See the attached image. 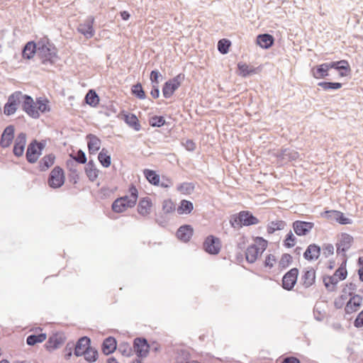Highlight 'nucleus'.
<instances>
[{
  "mask_svg": "<svg viewBox=\"0 0 363 363\" xmlns=\"http://www.w3.org/2000/svg\"><path fill=\"white\" fill-rule=\"evenodd\" d=\"M37 55L44 65L48 63L52 65L58 59L57 49L54 44L49 41L48 38H43L38 42Z\"/></svg>",
  "mask_w": 363,
  "mask_h": 363,
  "instance_id": "f257e3e1",
  "label": "nucleus"
},
{
  "mask_svg": "<svg viewBox=\"0 0 363 363\" xmlns=\"http://www.w3.org/2000/svg\"><path fill=\"white\" fill-rule=\"evenodd\" d=\"M259 222V219L249 211H242L233 214L230 218V224L234 228L256 225Z\"/></svg>",
  "mask_w": 363,
  "mask_h": 363,
  "instance_id": "f03ea898",
  "label": "nucleus"
},
{
  "mask_svg": "<svg viewBox=\"0 0 363 363\" xmlns=\"http://www.w3.org/2000/svg\"><path fill=\"white\" fill-rule=\"evenodd\" d=\"M128 192L130 199L127 202H123L122 199H116L112 203V210L116 213H123L128 208H132L136 204L138 198V191L134 184H130Z\"/></svg>",
  "mask_w": 363,
  "mask_h": 363,
  "instance_id": "7ed1b4c3",
  "label": "nucleus"
},
{
  "mask_svg": "<svg viewBox=\"0 0 363 363\" xmlns=\"http://www.w3.org/2000/svg\"><path fill=\"white\" fill-rule=\"evenodd\" d=\"M45 145L42 142H38L37 140H33L28 145L26 152V157L28 162L33 164L36 162L41 155Z\"/></svg>",
  "mask_w": 363,
  "mask_h": 363,
  "instance_id": "20e7f679",
  "label": "nucleus"
},
{
  "mask_svg": "<svg viewBox=\"0 0 363 363\" xmlns=\"http://www.w3.org/2000/svg\"><path fill=\"white\" fill-rule=\"evenodd\" d=\"M184 79V74L179 73L176 77L164 82L162 87V95L165 99H169L175 91L181 86Z\"/></svg>",
  "mask_w": 363,
  "mask_h": 363,
  "instance_id": "39448f33",
  "label": "nucleus"
},
{
  "mask_svg": "<svg viewBox=\"0 0 363 363\" xmlns=\"http://www.w3.org/2000/svg\"><path fill=\"white\" fill-rule=\"evenodd\" d=\"M21 109L30 118L38 119L40 118V113L35 109L36 101L28 94H24L21 92Z\"/></svg>",
  "mask_w": 363,
  "mask_h": 363,
  "instance_id": "423d86ee",
  "label": "nucleus"
},
{
  "mask_svg": "<svg viewBox=\"0 0 363 363\" xmlns=\"http://www.w3.org/2000/svg\"><path fill=\"white\" fill-rule=\"evenodd\" d=\"M65 181V172L62 168L59 166L55 167L50 172L48 179V186L52 189L61 187Z\"/></svg>",
  "mask_w": 363,
  "mask_h": 363,
  "instance_id": "0eeeda50",
  "label": "nucleus"
},
{
  "mask_svg": "<svg viewBox=\"0 0 363 363\" xmlns=\"http://www.w3.org/2000/svg\"><path fill=\"white\" fill-rule=\"evenodd\" d=\"M21 91H16L11 94L7 102L4 106V113L6 116H11L16 113L18 106L21 105Z\"/></svg>",
  "mask_w": 363,
  "mask_h": 363,
  "instance_id": "6e6552de",
  "label": "nucleus"
},
{
  "mask_svg": "<svg viewBox=\"0 0 363 363\" xmlns=\"http://www.w3.org/2000/svg\"><path fill=\"white\" fill-rule=\"evenodd\" d=\"M203 249L209 255H218L221 249L220 239L213 235L207 236L203 243Z\"/></svg>",
  "mask_w": 363,
  "mask_h": 363,
  "instance_id": "1a4fd4ad",
  "label": "nucleus"
},
{
  "mask_svg": "<svg viewBox=\"0 0 363 363\" xmlns=\"http://www.w3.org/2000/svg\"><path fill=\"white\" fill-rule=\"evenodd\" d=\"M150 345L145 337H136L133 340L134 352L138 358L146 357L150 352Z\"/></svg>",
  "mask_w": 363,
  "mask_h": 363,
  "instance_id": "9d476101",
  "label": "nucleus"
},
{
  "mask_svg": "<svg viewBox=\"0 0 363 363\" xmlns=\"http://www.w3.org/2000/svg\"><path fill=\"white\" fill-rule=\"evenodd\" d=\"M94 21L95 19L92 16H88L83 23L79 24L77 31L86 38H91L95 34V30L93 27Z\"/></svg>",
  "mask_w": 363,
  "mask_h": 363,
  "instance_id": "9b49d317",
  "label": "nucleus"
},
{
  "mask_svg": "<svg viewBox=\"0 0 363 363\" xmlns=\"http://www.w3.org/2000/svg\"><path fill=\"white\" fill-rule=\"evenodd\" d=\"M353 237L347 233H342L340 240L336 243L337 254H342L347 259L346 252L351 247L353 242Z\"/></svg>",
  "mask_w": 363,
  "mask_h": 363,
  "instance_id": "f8f14e48",
  "label": "nucleus"
},
{
  "mask_svg": "<svg viewBox=\"0 0 363 363\" xmlns=\"http://www.w3.org/2000/svg\"><path fill=\"white\" fill-rule=\"evenodd\" d=\"M298 269L296 267L288 271L282 278V287L286 291H291L294 289L297 282L298 276Z\"/></svg>",
  "mask_w": 363,
  "mask_h": 363,
  "instance_id": "ddd939ff",
  "label": "nucleus"
},
{
  "mask_svg": "<svg viewBox=\"0 0 363 363\" xmlns=\"http://www.w3.org/2000/svg\"><path fill=\"white\" fill-rule=\"evenodd\" d=\"M348 295L350 298L346 303L345 311L347 314H352L359 309L362 306V297L352 292H348Z\"/></svg>",
  "mask_w": 363,
  "mask_h": 363,
  "instance_id": "4468645a",
  "label": "nucleus"
},
{
  "mask_svg": "<svg viewBox=\"0 0 363 363\" xmlns=\"http://www.w3.org/2000/svg\"><path fill=\"white\" fill-rule=\"evenodd\" d=\"M292 227L298 236H304L308 234L314 227V223L303 220H296Z\"/></svg>",
  "mask_w": 363,
  "mask_h": 363,
  "instance_id": "2eb2a0df",
  "label": "nucleus"
},
{
  "mask_svg": "<svg viewBox=\"0 0 363 363\" xmlns=\"http://www.w3.org/2000/svg\"><path fill=\"white\" fill-rule=\"evenodd\" d=\"M330 69H334L339 72L341 77H347L351 72L349 62L345 60L328 62Z\"/></svg>",
  "mask_w": 363,
  "mask_h": 363,
  "instance_id": "dca6fc26",
  "label": "nucleus"
},
{
  "mask_svg": "<svg viewBox=\"0 0 363 363\" xmlns=\"http://www.w3.org/2000/svg\"><path fill=\"white\" fill-rule=\"evenodd\" d=\"M74 354L77 357H81L86 352V350L91 347V339L87 336L81 337L75 344H74Z\"/></svg>",
  "mask_w": 363,
  "mask_h": 363,
  "instance_id": "f3484780",
  "label": "nucleus"
},
{
  "mask_svg": "<svg viewBox=\"0 0 363 363\" xmlns=\"http://www.w3.org/2000/svg\"><path fill=\"white\" fill-rule=\"evenodd\" d=\"M26 144V134L25 133H20L14 142L13 152L15 156L21 157L23 155Z\"/></svg>",
  "mask_w": 363,
  "mask_h": 363,
  "instance_id": "a211bd4d",
  "label": "nucleus"
},
{
  "mask_svg": "<svg viewBox=\"0 0 363 363\" xmlns=\"http://www.w3.org/2000/svg\"><path fill=\"white\" fill-rule=\"evenodd\" d=\"M14 126L12 125H8L3 131L1 140L0 145L1 147H8L11 144L14 138Z\"/></svg>",
  "mask_w": 363,
  "mask_h": 363,
  "instance_id": "6ab92c4d",
  "label": "nucleus"
},
{
  "mask_svg": "<svg viewBox=\"0 0 363 363\" xmlns=\"http://www.w3.org/2000/svg\"><path fill=\"white\" fill-rule=\"evenodd\" d=\"M65 339L64 334L55 333L49 337L45 347L50 351L56 350L65 342Z\"/></svg>",
  "mask_w": 363,
  "mask_h": 363,
  "instance_id": "aec40b11",
  "label": "nucleus"
},
{
  "mask_svg": "<svg viewBox=\"0 0 363 363\" xmlns=\"http://www.w3.org/2000/svg\"><path fill=\"white\" fill-rule=\"evenodd\" d=\"M301 281L305 288H309L315 281V271L313 267H308L303 271Z\"/></svg>",
  "mask_w": 363,
  "mask_h": 363,
  "instance_id": "412c9836",
  "label": "nucleus"
},
{
  "mask_svg": "<svg viewBox=\"0 0 363 363\" xmlns=\"http://www.w3.org/2000/svg\"><path fill=\"white\" fill-rule=\"evenodd\" d=\"M321 248L319 245L313 243L309 245L303 252V257L308 261L316 260L320 257Z\"/></svg>",
  "mask_w": 363,
  "mask_h": 363,
  "instance_id": "4be33fe9",
  "label": "nucleus"
},
{
  "mask_svg": "<svg viewBox=\"0 0 363 363\" xmlns=\"http://www.w3.org/2000/svg\"><path fill=\"white\" fill-rule=\"evenodd\" d=\"M330 69L328 62H325L313 67L311 72L314 78L319 79L328 77Z\"/></svg>",
  "mask_w": 363,
  "mask_h": 363,
  "instance_id": "5701e85b",
  "label": "nucleus"
},
{
  "mask_svg": "<svg viewBox=\"0 0 363 363\" xmlns=\"http://www.w3.org/2000/svg\"><path fill=\"white\" fill-rule=\"evenodd\" d=\"M117 349V341L115 337L109 336L104 339L101 345V351L105 355L113 353Z\"/></svg>",
  "mask_w": 363,
  "mask_h": 363,
  "instance_id": "b1692460",
  "label": "nucleus"
},
{
  "mask_svg": "<svg viewBox=\"0 0 363 363\" xmlns=\"http://www.w3.org/2000/svg\"><path fill=\"white\" fill-rule=\"evenodd\" d=\"M193 233V228L190 225L186 224L180 226L178 228L176 235L179 240L186 242L189 241V240L192 237Z\"/></svg>",
  "mask_w": 363,
  "mask_h": 363,
  "instance_id": "393cba45",
  "label": "nucleus"
},
{
  "mask_svg": "<svg viewBox=\"0 0 363 363\" xmlns=\"http://www.w3.org/2000/svg\"><path fill=\"white\" fill-rule=\"evenodd\" d=\"M86 140L89 154H96L101 147V140L96 135L91 133L86 135Z\"/></svg>",
  "mask_w": 363,
  "mask_h": 363,
  "instance_id": "a878e982",
  "label": "nucleus"
},
{
  "mask_svg": "<svg viewBox=\"0 0 363 363\" xmlns=\"http://www.w3.org/2000/svg\"><path fill=\"white\" fill-rule=\"evenodd\" d=\"M274 43V38L269 33L259 34L257 37V44L262 48L269 49Z\"/></svg>",
  "mask_w": 363,
  "mask_h": 363,
  "instance_id": "bb28decb",
  "label": "nucleus"
},
{
  "mask_svg": "<svg viewBox=\"0 0 363 363\" xmlns=\"http://www.w3.org/2000/svg\"><path fill=\"white\" fill-rule=\"evenodd\" d=\"M38 51V43L33 41L28 42L22 50V56L24 59H31Z\"/></svg>",
  "mask_w": 363,
  "mask_h": 363,
  "instance_id": "cd10ccee",
  "label": "nucleus"
},
{
  "mask_svg": "<svg viewBox=\"0 0 363 363\" xmlns=\"http://www.w3.org/2000/svg\"><path fill=\"white\" fill-rule=\"evenodd\" d=\"M152 201L149 197L142 198L138 205V212L141 216H147L150 213Z\"/></svg>",
  "mask_w": 363,
  "mask_h": 363,
  "instance_id": "c85d7f7f",
  "label": "nucleus"
},
{
  "mask_svg": "<svg viewBox=\"0 0 363 363\" xmlns=\"http://www.w3.org/2000/svg\"><path fill=\"white\" fill-rule=\"evenodd\" d=\"M85 173L91 182H94L99 176V169L93 160H90L84 167Z\"/></svg>",
  "mask_w": 363,
  "mask_h": 363,
  "instance_id": "c756f323",
  "label": "nucleus"
},
{
  "mask_svg": "<svg viewBox=\"0 0 363 363\" xmlns=\"http://www.w3.org/2000/svg\"><path fill=\"white\" fill-rule=\"evenodd\" d=\"M55 160V155L52 153L45 155L38 162L40 171L45 172L53 165Z\"/></svg>",
  "mask_w": 363,
  "mask_h": 363,
  "instance_id": "7c9ffc66",
  "label": "nucleus"
},
{
  "mask_svg": "<svg viewBox=\"0 0 363 363\" xmlns=\"http://www.w3.org/2000/svg\"><path fill=\"white\" fill-rule=\"evenodd\" d=\"M238 68L239 69V75L242 77H247L257 72L259 67H254L247 65L245 62H240L238 63Z\"/></svg>",
  "mask_w": 363,
  "mask_h": 363,
  "instance_id": "2f4dec72",
  "label": "nucleus"
},
{
  "mask_svg": "<svg viewBox=\"0 0 363 363\" xmlns=\"http://www.w3.org/2000/svg\"><path fill=\"white\" fill-rule=\"evenodd\" d=\"M123 120L126 124L136 131L141 129L140 121L137 116L133 113H125L123 115Z\"/></svg>",
  "mask_w": 363,
  "mask_h": 363,
  "instance_id": "473e14b6",
  "label": "nucleus"
},
{
  "mask_svg": "<svg viewBox=\"0 0 363 363\" xmlns=\"http://www.w3.org/2000/svg\"><path fill=\"white\" fill-rule=\"evenodd\" d=\"M259 253V248L255 244L250 245L245 251V258L249 263H254Z\"/></svg>",
  "mask_w": 363,
  "mask_h": 363,
  "instance_id": "72a5a7b5",
  "label": "nucleus"
},
{
  "mask_svg": "<svg viewBox=\"0 0 363 363\" xmlns=\"http://www.w3.org/2000/svg\"><path fill=\"white\" fill-rule=\"evenodd\" d=\"M143 174L149 183L154 186H159L160 177L155 171L150 169H145L143 170Z\"/></svg>",
  "mask_w": 363,
  "mask_h": 363,
  "instance_id": "f704fd0d",
  "label": "nucleus"
},
{
  "mask_svg": "<svg viewBox=\"0 0 363 363\" xmlns=\"http://www.w3.org/2000/svg\"><path fill=\"white\" fill-rule=\"evenodd\" d=\"M35 109L38 110V113H45L50 111V107L49 106V101L46 98L38 97L36 99V107Z\"/></svg>",
  "mask_w": 363,
  "mask_h": 363,
  "instance_id": "c9c22d12",
  "label": "nucleus"
},
{
  "mask_svg": "<svg viewBox=\"0 0 363 363\" xmlns=\"http://www.w3.org/2000/svg\"><path fill=\"white\" fill-rule=\"evenodd\" d=\"M194 209V204L191 201L187 200H182L177 211L178 214H189Z\"/></svg>",
  "mask_w": 363,
  "mask_h": 363,
  "instance_id": "e433bc0d",
  "label": "nucleus"
},
{
  "mask_svg": "<svg viewBox=\"0 0 363 363\" xmlns=\"http://www.w3.org/2000/svg\"><path fill=\"white\" fill-rule=\"evenodd\" d=\"M86 103L91 107H96L99 103V96L94 89L88 91L84 99Z\"/></svg>",
  "mask_w": 363,
  "mask_h": 363,
  "instance_id": "4c0bfd02",
  "label": "nucleus"
},
{
  "mask_svg": "<svg viewBox=\"0 0 363 363\" xmlns=\"http://www.w3.org/2000/svg\"><path fill=\"white\" fill-rule=\"evenodd\" d=\"M45 333L31 334L26 338V343L30 346H33L37 343H41L46 340Z\"/></svg>",
  "mask_w": 363,
  "mask_h": 363,
  "instance_id": "58836bf2",
  "label": "nucleus"
},
{
  "mask_svg": "<svg viewBox=\"0 0 363 363\" xmlns=\"http://www.w3.org/2000/svg\"><path fill=\"white\" fill-rule=\"evenodd\" d=\"M286 223L284 220L271 221L268 223L267 230L269 234H273L277 230L284 229Z\"/></svg>",
  "mask_w": 363,
  "mask_h": 363,
  "instance_id": "ea45409f",
  "label": "nucleus"
},
{
  "mask_svg": "<svg viewBox=\"0 0 363 363\" xmlns=\"http://www.w3.org/2000/svg\"><path fill=\"white\" fill-rule=\"evenodd\" d=\"M323 281L325 288L330 291H334L336 285L338 283V279L333 275H325L323 277Z\"/></svg>",
  "mask_w": 363,
  "mask_h": 363,
  "instance_id": "a19ab883",
  "label": "nucleus"
},
{
  "mask_svg": "<svg viewBox=\"0 0 363 363\" xmlns=\"http://www.w3.org/2000/svg\"><path fill=\"white\" fill-rule=\"evenodd\" d=\"M98 160L101 164L106 168L110 167L111 164V155L108 153V150L105 148H103L99 153Z\"/></svg>",
  "mask_w": 363,
  "mask_h": 363,
  "instance_id": "79ce46f5",
  "label": "nucleus"
},
{
  "mask_svg": "<svg viewBox=\"0 0 363 363\" xmlns=\"http://www.w3.org/2000/svg\"><path fill=\"white\" fill-rule=\"evenodd\" d=\"M279 157L282 160H296L298 157V153L289 148H284L281 150Z\"/></svg>",
  "mask_w": 363,
  "mask_h": 363,
  "instance_id": "37998d69",
  "label": "nucleus"
},
{
  "mask_svg": "<svg viewBox=\"0 0 363 363\" xmlns=\"http://www.w3.org/2000/svg\"><path fill=\"white\" fill-rule=\"evenodd\" d=\"M69 157L74 162H77L82 164H86L87 161L86 154L82 150H78L75 153L69 154Z\"/></svg>",
  "mask_w": 363,
  "mask_h": 363,
  "instance_id": "c03bdc74",
  "label": "nucleus"
},
{
  "mask_svg": "<svg viewBox=\"0 0 363 363\" xmlns=\"http://www.w3.org/2000/svg\"><path fill=\"white\" fill-rule=\"evenodd\" d=\"M82 356L84 357L85 360L89 363H92L97 360L99 352L96 348L91 346L89 347V349L86 350V352H84Z\"/></svg>",
  "mask_w": 363,
  "mask_h": 363,
  "instance_id": "a18cd8bd",
  "label": "nucleus"
},
{
  "mask_svg": "<svg viewBox=\"0 0 363 363\" xmlns=\"http://www.w3.org/2000/svg\"><path fill=\"white\" fill-rule=\"evenodd\" d=\"M131 93L133 96L139 99H145L146 98L145 92L140 82L134 84L131 87Z\"/></svg>",
  "mask_w": 363,
  "mask_h": 363,
  "instance_id": "49530a36",
  "label": "nucleus"
},
{
  "mask_svg": "<svg viewBox=\"0 0 363 363\" xmlns=\"http://www.w3.org/2000/svg\"><path fill=\"white\" fill-rule=\"evenodd\" d=\"M194 188H195V186H194V183L184 182V183L180 184L177 186V189L184 194L189 195L194 192Z\"/></svg>",
  "mask_w": 363,
  "mask_h": 363,
  "instance_id": "de8ad7c7",
  "label": "nucleus"
},
{
  "mask_svg": "<svg viewBox=\"0 0 363 363\" xmlns=\"http://www.w3.org/2000/svg\"><path fill=\"white\" fill-rule=\"evenodd\" d=\"M347 259H345L341 265L335 270L334 276L339 278V280L342 281L347 278V271L346 269Z\"/></svg>",
  "mask_w": 363,
  "mask_h": 363,
  "instance_id": "09e8293b",
  "label": "nucleus"
},
{
  "mask_svg": "<svg viewBox=\"0 0 363 363\" xmlns=\"http://www.w3.org/2000/svg\"><path fill=\"white\" fill-rule=\"evenodd\" d=\"M318 86L323 88L324 90H337L342 86V84L340 82H320L318 83Z\"/></svg>",
  "mask_w": 363,
  "mask_h": 363,
  "instance_id": "8fccbe9b",
  "label": "nucleus"
},
{
  "mask_svg": "<svg viewBox=\"0 0 363 363\" xmlns=\"http://www.w3.org/2000/svg\"><path fill=\"white\" fill-rule=\"evenodd\" d=\"M231 42L228 39L223 38L218 42V50L223 55L228 53Z\"/></svg>",
  "mask_w": 363,
  "mask_h": 363,
  "instance_id": "3c124183",
  "label": "nucleus"
},
{
  "mask_svg": "<svg viewBox=\"0 0 363 363\" xmlns=\"http://www.w3.org/2000/svg\"><path fill=\"white\" fill-rule=\"evenodd\" d=\"M149 123L152 127L160 128L166 124V121L162 116H154L150 118Z\"/></svg>",
  "mask_w": 363,
  "mask_h": 363,
  "instance_id": "603ef678",
  "label": "nucleus"
},
{
  "mask_svg": "<svg viewBox=\"0 0 363 363\" xmlns=\"http://www.w3.org/2000/svg\"><path fill=\"white\" fill-rule=\"evenodd\" d=\"M292 256L290 254H283L279 262V267L281 269L287 268L289 266V264L292 262Z\"/></svg>",
  "mask_w": 363,
  "mask_h": 363,
  "instance_id": "864d4df0",
  "label": "nucleus"
},
{
  "mask_svg": "<svg viewBox=\"0 0 363 363\" xmlns=\"http://www.w3.org/2000/svg\"><path fill=\"white\" fill-rule=\"evenodd\" d=\"M118 351L125 357H130L133 354V349L127 342L120 344Z\"/></svg>",
  "mask_w": 363,
  "mask_h": 363,
  "instance_id": "5fc2aeb1",
  "label": "nucleus"
},
{
  "mask_svg": "<svg viewBox=\"0 0 363 363\" xmlns=\"http://www.w3.org/2000/svg\"><path fill=\"white\" fill-rule=\"evenodd\" d=\"M175 210V206L171 199H166L162 203V211L164 214H168Z\"/></svg>",
  "mask_w": 363,
  "mask_h": 363,
  "instance_id": "6e6d98bb",
  "label": "nucleus"
},
{
  "mask_svg": "<svg viewBox=\"0 0 363 363\" xmlns=\"http://www.w3.org/2000/svg\"><path fill=\"white\" fill-rule=\"evenodd\" d=\"M296 238L293 234V233L291 231H289L286 234L285 240L284 241V246L288 248L292 247L296 245Z\"/></svg>",
  "mask_w": 363,
  "mask_h": 363,
  "instance_id": "4d7b16f0",
  "label": "nucleus"
},
{
  "mask_svg": "<svg viewBox=\"0 0 363 363\" xmlns=\"http://www.w3.org/2000/svg\"><path fill=\"white\" fill-rule=\"evenodd\" d=\"M160 77H162V74H160V72L157 69L152 70L150 72V79L151 81L152 85H159V84H160L159 78Z\"/></svg>",
  "mask_w": 363,
  "mask_h": 363,
  "instance_id": "13d9d810",
  "label": "nucleus"
},
{
  "mask_svg": "<svg viewBox=\"0 0 363 363\" xmlns=\"http://www.w3.org/2000/svg\"><path fill=\"white\" fill-rule=\"evenodd\" d=\"M276 261L277 259L274 255L269 254L266 257L264 261V265L265 267L272 269L274 267V264L276 263Z\"/></svg>",
  "mask_w": 363,
  "mask_h": 363,
  "instance_id": "bf43d9fd",
  "label": "nucleus"
},
{
  "mask_svg": "<svg viewBox=\"0 0 363 363\" xmlns=\"http://www.w3.org/2000/svg\"><path fill=\"white\" fill-rule=\"evenodd\" d=\"M155 222L160 226L164 227L168 223V218L166 214L156 215Z\"/></svg>",
  "mask_w": 363,
  "mask_h": 363,
  "instance_id": "052dcab7",
  "label": "nucleus"
},
{
  "mask_svg": "<svg viewBox=\"0 0 363 363\" xmlns=\"http://www.w3.org/2000/svg\"><path fill=\"white\" fill-rule=\"evenodd\" d=\"M255 245H257L258 248H259V250H262L261 253H262L267 247V241L262 237H257L255 239Z\"/></svg>",
  "mask_w": 363,
  "mask_h": 363,
  "instance_id": "680f3d73",
  "label": "nucleus"
},
{
  "mask_svg": "<svg viewBox=\"0 0 363 363\" xmlns=\"http://www.w3.org/2000/svg\"><path fill=\"white\" fill-rule=\"evenodd\" d=\"M73 347H74V342H69L66 345V346L64 349L65 358L66 359H69L70 357H72Z\"/></svg>",
  "mask_w": 363,
  "mask_h": 363,
  "instance_id": "e2e57ef3",
  "label": "nucleus"
},
{
  "mask_svg": "<svg viewBox=\"0 0 363 363\" xmlns=\"http://www.w3.org/2000/svg\"><path fill=\"white\" fill-rule=\"evenodd\" d=\"M173 185L172 180L167 177L162 176V180L160 179V184L159 186H160L162 188L167 189L169 188Z\"/></svg>",
  "mask_w": 363,
  "mask_h": 363,
  "instance_id": "0e129e2a",
  "label": "nucleus"
},
{
  "mask_svg": "<svg viewBox=\"0 0 363 363\" xmlns=\"http://www.w3.org/2000/svg\"><path fill=\"white\" fill-rule=\"evenodd\" d=\"M334 253V247L332 244H325L323 247V254L325 257H328L330 255H333Z\"/></svg>",
  "mask_w": 363,
  "mask_h": 363,
  "instance_id": "69168bd1",
  "label": "nucleus"
},
{
  "mask_svg": "<svg viewBox=\"0 0 363 363\" xmlns=\"http://www.w3.org/2000/svg\"><path fill=\"white\" fill-rule=\"evenodd\" d=\"M353 323L357 328L363 327V310L357 315Z\"/></svg>",
  "mask_w": 363,
  "mask_h": 363,
  "instance_id": "338daca9",
  "label": "nucleus"
},
{
  "mask_svg": "<svg viewBox=\"0 0 363 363\" xmlns=\"http://www.w3.org/2000/svg\"><path fill=\"white\" fill-rule=\"evenodd\" d=\"M338 218L339 219H338L337 223H339L341 225H347V224H352V219L345 217L344 213H342L341 211L340 212V215H339V218Z\"/></svg>",
  "mask_w": 363,
  "mask_h": 363,
  "instance_id": "774afa93",
  "label": "nucleus"
}]
</instances>
